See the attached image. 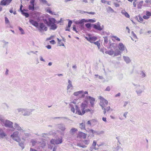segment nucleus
<instances>
[{
	"mask_svg": "<svg viewBox=\"0 0 151 151\" xmlns=\"http://www.w3.org/2000/svg\"><path fill=\"white\" fill-rule=\"evenodd\" d=\"M29 135V134L28 133L24 132V134H22V139L24 140H25L26 139L28 138Z\"/></svg>",
	"mask_w": 151,
	"mask_h": 151,
	"instance_id": "aec40b11",
	"label": "nucleus"
},
{
	"mask_svg": "<svg viewBox=\"0 0 151 151\" xmlns=\"http://www.w3.org/2000/svg\"><path fill=\"white\" fill-rule=\"evenodd\" d=\"M88 93L87 91H83V92L81 94V96H80V97L81 98H85L84 101H86L87 100L86 96H88Z\"/></svg>",
	"mask_w": 151,
	"mask_h": 151,
	"instance_id": "4468645a",
	"label": "nucleus"
},
{
	"mask_svg": "<svg viewBox=\"0 0 151 151\" xmlns=\"http://www.w3.org/2000/svg\"><path fill=\"white\" fill-rule=\"evenodd\" d=\"M85 22H91L92 23L94 22H96V21L95 20L93 19H85Z\"/></svg>",
	"mask_w": 151,
	"mask_h": 151,
	"instance_id": "a19ab883",
	"label": "nucleus"
},
{
	"mask_svg": "<svg viewBox=\"0 0 151 151\" xmlns=\"http://www.w3.org/2000/svg\"><path fill=\"white\" fill-rule=\"evenodd\" d=\"M83 92V90L79 91H78L75 92L74 93L73 95L76 96H77L79 95H81V94Z\"/></svg>",
	"mask_w": 151,
	"mask_h": 151,
	"instance_id": "473e14b6",
	"label": "nucleus"
},
{
	"mask_svg": "<svg viewBox=\"0 0 151 151\" xmlns=\"http://www.w3.org/2000/svg\"><path fill=\"white\" fill-rule=\"evenodd\" d=\"M37 28L40 32H42L43 31H46L47 30V27L43 23H40L39 24L38 27Z\"/></svg>",
	"mask_w": 151,
	"mask_h": 151,
	"instance_id": "6e6552de",
	"label": "nucleus"
},
{
	"mask_svg": "<svg viewBox=\"0 0 151 151\" xmlns=\"http://www.w3.org/2000/svg\"><path fill=\"white\" fill-rule=\"evenodd\" d=\"M86 13L89 14L94 15L95 14V13L94 12H86Z\"/></svg>",
	"mask_w": 151,
	"mask_h": 151,
	"instance_id": "69168bd1",
	"label": "nucleus"
},
{
	"mask_svg": "<svg viewBox=\"0 0 151 151\" xmlns=\"http://www.w3.org/2000/svg\"><path fill=\"white\" fill-rule=\"evenodd\" d=\"M123 58L124 60L127 64L130 63L131 61V60L130 59V58L128 56H123Z\"/></svg>",
	"mask_w": 151,
	"mask_h": 151,
	"instance_id": "6ab92c4d",
	"label": "nucleus"
},
{
	"mask_svg": "<svg viewBox=\"0 0 151 151\" xmlns=\"http://www.w3.org/2000/svg\"><path fill=\"white\" fill-rule=\"evenodd\" d=\"M73 30L75 31L76 33H78V32L76 30V27L75 25H74L73 27Z\"/></svg>",
	"mask_w": 151,
	"mask_h": 151,
	"instance_id": "e2e57ef3",
	"label": "nucleus"
},
{
	"mask_svg": "<svg viewBox=\"0 0 151 151\" xmlns=\"http://www.w3.org/2000/svg\"><path fill=\"white\" fill-rule=\"evenodd\" d=\"M143 1L139 2L137 5V7L138 9H141L143 5Z\"/></svg>",
	"mask_w": 151,
	"mask_h": 151,
	"instance_id": "58836bf2",
	"label": "nucleus"
},
{
	"mask_svg": "<svg viewBox=\"0 0 151 151\" xmlns=\"http://www.w3.org/2000/svg\"><path fill=\"white\" fill-rule=\"evenodd\" d=\"M57 126L58 128L60 130L61 134H63L66 129L65 126L63 124L61 123L57 124Z\"/></svg>",
	"mask_w": 151,
	"mask_h": 151,
	"instance_id": "0eeeda50",
	"label": "nucleus"
},
{
	"mask_svg": "<svg viewBox=\"0 0 151 151\" xmlns=\"http://www.w3.org/2000/svg\"><path fill=\"white\" fill-rule=\"evenodd\" d=\"M22 14L24 15V16L26 17H29V14L27 13L23 12H22Z\"/></svg>",
	"mask_w": 151,
	"mask_h": 151,
	"instance_id": "603ef678",
	"label": "nucleus"
},
{
	"mask_svg": "<svg viewBox=\"0 0 151 151\" xmlns=\"http://www.w3.org/2000/svg\"><path fill=\"white\" fill-rule=\"evenodd\" d=\"M6 136V134L4 132L2 129L0 128V137L1 138H3Z\"/></svg>",
	"mask_w": 151,
	"mask_h": 151,
	"instance_id": "5701e85b",
	"label": "nucleus"
},
{
	"mask_svg": "<svg viewBox=\"0 0 151 151\" xmlns=\"http://www.w3.org/2000/svg\"><path fill=\"white\" fill-rule=\"evenodd\" d=\"M80 128L82 130H85V122H83L82 123H80Z\"/></svg>",
	"mask_w": 151,
	"mask_h": 151,
	"instance_id": "393cba45",
	"label": "nucleus"
},
{
	"mask_svg": "<svg viewBox=\"0 0 151 151\" xmlns=\"http://www.w3.org/2000/svg\"><path fill=\"white\" fill-rule=\"evenodd\" d=\"M113 4L116 7H118L120 6L119 4H118V3L115 1H114L113 2Z\"/></svg>",
	"mask_w": 151,
	"mask_h": 151,
	"instance_id": "de8ad7c7",
	"label": "nucleus"
},
{
	"mask_svg": "<svg viewBox=\"0 0 151 151\" xmlns=\"http://www.w3.org/2000/svg\"><path fill=\"white\" fill-rule=\"evenodd\" d=\"M3 123L5 127L10 128H13V123L7 120H6L3 122Z\"/></svg>",
	"mask_w": 151,
	"mask_h": 151,
	"instance_id": "9d476101",
	"label": "nucleus"
},
{
	"mask_svg": "<svg viewBox=\"0 0 151 151\" xmlns=\"http://www.w3.org/2000/svg\"><path fill=\"white\" fill-rule=\"evenodd\" d=\"M48 20H49V22H48V26L56 23V20L55 19L53 18H49Z\"/></svg>",
	"mask_w": 151,
	"mask_h": 151,
	"instance_id": "2eb2a0df",
	"label": "nucleus"
},
{
	"mask_svg": "<svg viewBox=\"0 0 151 151\" xmlns=\"http://www.w3.org/2000/svg\"><path fill=\"white\" fill-rule=\"evenodd\" d=\"M20 133L19 131H16L14 132L13 134L10 136V137L15 141L19 142L21 140L20 136L22 135H19Z\"/></svg>",
	"mask_w": 151,
	"mask_h": 151,
	"instance_id": "7ed1b4c3",
	"label": "nucleus"
},
{
	"mask_svg": "<svg viewBox=\"0 0 151 151\" xmlns=\"http://www.w3.org/2000/svg\"><path fill=\"white\" fill-rule=\"evenodd\" d=\"M101 2L104 4H107L108 5L111 4V1H107L105 0H101Z\"/></svg>",
	"mask_w": 151,
	"mask_h": 151,
	"instance_id": "79ce46f5",
	"label": "nucleus"
},
{
	"mask_svg": "<svg viewBox=\"0 0 151 151\" xmlns=\"http://www.w3.org/2000/svg\"><path fill=\"white\" fill-rule=\"evenodd\" d=\"M99 99L100 100L99 105L101 107L102 109H103L107 105L108 101L102 96H100Z\"/></svg>",
	"mask_w": 151,
	"mask_h": 151,
	"instance_id": "39448f33",
	"label": "nucleus"
},
{
	"mask_svg": "<svg viewBox=\"0 0 151 151\" xmlns=\"http://www.w3.org/2000/svg\"><path fill=\"white\" fill-rule=\"evenodd\" d=\"M96 142L94 140L92 145V147L93 149H94L95 150H96L98 149V148L96 147Z\"/></svg>",
	"mask_w": 151,
	"mask_h": 151,
	"instance_id": "e433bc0d",
	"label": "nucleus"
},
{
	"mask_svg": "<svg viewBox=\"0 0 151 151\" xmlns=\"http://www.w3.org/2000/svg\"><path fill=\"white\" fill-rule=\"evenodd\" d=\"M86 97L87 100L88 99L89 100L91 107H93L94 104V102L95 101V99L90 96H86Z\"/></svg>",
	"mask_w": 151,
	"mask_h": 151,
	"instance_id": "9b49d317",
	"label": "nucleus"
},
{
	"mask_svg": "<svg viewBox=\"0 0 151 151\" xmlns=\"http://www.w3.org/2000/svg\"><path fill=\"white\" fill-rule=\"evenodd\" d=\"M12 0H1L0 5L3 6L8 5L11 2Z\"/></svg>",
	"mask_w": 151,
	"mask_h": 151,
	"instance_id": "f8f14e48",
	"label": "nucleus"
},
{
	"mask_svg": "<svg viewBox=\"0 0 151 151\" xmlns=\"http://www.w3.org/2000/svg\"><path fill=\"white\" fill-rule=\"evenodd\" d=\"M149 17H149L146 15H144L143 17V18L145 19H148L149 18Z\"/></svg>",
	"mask_w": 151,
	"mask_h": 151,
	"instance_id": "774afa93",
	"label": "nucleus"
},
{
	"mask_svg": "<svg viewBox=\"0 0 151 151\" xmlns=\"http://www.w3.org/2000/svg\"><path fill=\"white\" fill-rule=\"evenodd\" d=\"M35 0H31L30 1V3L31 5L33 6H35L34 5V2Z\"/></svg>",
	"mask_w": 151,
	"mask_h": 151,
	"instance_id": "680f3d73",
	"label": "nucleus"
},
{
	"mask_svg": "<svg viewBox=\"0 0 151 151\" xmlns=\"http://www.w3.org/2000/svg\"><path fill=\"white\" fill-rule=\"evenodd\" d=\"M83 142L85 144L88 145L90 142V140L89 139H85L83 140Z\"/></svg>",
	"mask_w": 151,
	"mask_h": 151,
	"instance_id": "37998d69",
	"label": "nucleus"
},
{
	"mask_svg": "<svg viewBox=\"0 0 151 151\" xmlns=\"http://www.w3.org/2000/svg\"><path fill=\"white\" fill-rule=\"evenodd\" d=\"M12 128L14 129H16L17 131H19L20 133V135H22V134L25 132L24 130L23 129V128L20 127L17 123H14V127Z\"/></svg>",
	"mask_w": 151,
	"mask_h": 151,
	"instance_id": "423d86ee",
	"label": "nucleus"
},
{
	"mask_svg": "<svg viewBox=\"0 0 151 151\" xmlns=\"http://www.w3.org/2000/svg\"><path fill=\"white\" fill-rule=\"evenodd\" d=\"M77 146L79 147H82V148H86V146L84 145H81V144L80 143H78L77 144Z\"/></svg>",
	"mask_w": 151,
	"mask_h": 151,
	"instance_id": "09e8293b",
	"label": "nucleus"
},
{
	"mask_svg": "<svg viewBox=\"0 0 151 151\" xmlns=\"http://www.w3.org/2000/svg\"><path fill=\"white\" fill-rule=\"evenodd\" d=\"M48 26L50 27V30H55L57 27V25L55 24H51V25Z\"/></svg>",
	"mask_w": 151,
	"mask_h": 151,
	"instance_id": "412c9836",
	"label": "nucleus"
},
{
	"mask_svg": "<svg viewBox=\"0 0 151 151\" xmlns=\"http://www.w3.org/2000/svg\"><path fill=\"white\" fill-rule=\"evenodd\" d=\"M45 10L47 12H48L51 14L55 15V12H52L51 10V9H50V7H48L46 8L45 9Z\"/></svg>",
	"mask_w": 151,
	"mask_h": 151,
	"instance_id": "c85d7f7f",
	"label": "nucleus"
},
{
	"mask_svg": "<svg viewBox=\"0 0 151 151\" xmlns=\"http://www.w3.org/2000/svg\"><path fill=\"white\" fill-rule=\"evenodd\" d=\"M40 144V145L42 148H43L46 145V143L44 140H42L41 142L38 143Z\"/></svg>",
	"mask_w": 151,
	"mask_h": 151,
	"instance_id": "7c9ffc66",
	"label": "nucleus"
},
{
	"mask_svg": "<svg viewBox=\"0 0 151 151\" xmlns=\"http://www.w3.org/2000/svg\"><path fill=\"white\" fill-rule=\"evenodd\" d=\"M29 9L30 10L33 11L34 10V6L29 5Z\"/></svg>",
	"mask_w": 151,
	"mask_h": 151,
	"instance_id": "8fccbe9b",
	"label": "nucleus"
},
{
	"mask_svg": "<svg viewBox=\"0 0 151 151\" xmlns=\"http://www.w3.org/2000/svg\"><path fill=\"white\" fill-rule=\"evenodd\" d=\"M144 20L140 16H139L138 21L141 22H142Z\"/></svg>",
	"mask_w": 151,
	"mask_h": 151,
	"instance_id": "4d7b16f0",
	"label": "nucleus"
},
{
	"mask_svg": "<svg viewBox=\"0 0 151 151\" xmlns=\"http://www.w3.org/2000/svg\"><path fill=\"white\" fill-rule=\"evenodd\" d=\"M146 16H148L150 17V16H151V13L148 11H146Z\"/></svg>",
	"mask_w": 151,
	"mask_h": 151,
	"instance_id": "6e6d98bb",
	"label": "nucleus"
},
{
	"mask_svg": "<svg viewBox=\"0 0 151 151\" xmlns=\"http://www.w3.org/2000/svg\"><path fill=\"white\" fill-rule=\"evenodd\" d=\"M133 85L135 86L136 92L137 94L139 96L143 91L145 89V86H141L139 84H136L133 83Z\"/></svg>",
	"mask_w": 151,
	"mask_h": 151,
	"instance_id": "f03ea898",
	"label": "nucleus"
},
{
	"mask_svg": "<svg viewBox=\"0 0 151 151\" xmlns=\"http://www.w3.org/2000/svg\"><path fill=\"white\" fill-rule=\"evenodd\" d=\"M85 19H82L75 22V23L77 24H83L85 22Z\"/></svg>",
	"mask_w": 151,
	"mask_h": 151,
	"instance_id": "b1692460",
	"label": "nucleus"
},
{
	"mask_svg": "<svg viewBox=\"0 0 151 151\" xmlns=\"http://www.w3.org/2000/svg\"><path fill=\"white\" fill-rule=\"evenodd\" d=\"M121 52H120V51L118 50H116L114 53V56H118L119 55H120L121 54Z\"/></svg>",
	"mask_w": 151,
	"mask_h": 151,
	"instance_id": "f704fd0d",
	"label": "nucleus"
},
{
	"mask_svg": "<svg viewBox=\"0 0 151 151\" xmlns=\"http://www.w3.org/2000/svg\"><path fill=\"white\" fill-rule=\"evenodd\" d=\"M19 29L20 31L21 32V34L22 35L24 34H25L24 32L23 29L20 27H19Z\"/></svg>",
	"mask_w": 151,
	"mask_h": 151,
	"instance_id": "49530a36",
	"label": "nucleus"
},
{
	"mask_svg": "<svg viewBox=\"0 0 151 151\" xmlns=\"http://www.w3.org/2000/svg\"><path fill=\"white\" fill-rule=\"evenodd\" d=\"M96 122V120L95 119H92L88 121L87 122V124L89 125L90 126H91L92 125V124Z\"/></svg>",
	"mask_w": 151,
	"mask_h": 151,
	"instance_id": "2f4dec72",
	"label": "nucleus"
},
{
	"mask_svg": "<svg viewBox=\"0 0 151 151\" xmlns=\"http://www.w3.org/2000/svg\"><path fill=\"white\" fill-rule=\"evenodd\" d=\"M107 9L108 12H111L112 13L114 12V10L110 6H108L107 7Z\"/></svg>",
	"mask_w": 151,
	"mask_h": 151,
	"instance_id": "ea45409f",
	"label": "nucleus"
},
{
	"mask_svg": "<svg viewBox=\"0 0 151 151\" xmlns=\"http://www.w3.org/2000/svg\"><path fill=\"white\" fill-rule=\"evenodd\" d=\"M31 142L32 143V146H35L36 144V143L37 142L35 141L34 140H32L31 141Z\"/></svg>",
	"mask_w": 151,
	"mask_h": 151,
	"instance_id": "13d9d810",
	"label": "nucleus"
},
{
	"mask_svg": "<svg viewBox=\"0 0 151 151\" xmlns=\"http://www.w3.org/2000/svg\"><path fill=\"white\" fill-rule=\"evenodd\" d=\"M40 2L44 4H46L48 6H50L51 5V4L48 3L47 1L45 0H41Z\"/></svg>",
	"mask_w": 151,
	"mask_h": 151,
	"instance_id": "c9c22d12",
	"label": "nucleus"
},
{
	"mask_svg": "<svg viewBox=\"0 0 151 151\" xmlns=\"http://www.w3.org/2000/svg\"><path fill=\"white\" fill-rule=\"evenodd\" d=\"M104 43H107V42H108V38L107 37H104Z\"/></svg>",
	"mask_w": 151,
	"mask_h": 151,
	"instance_id": "864d4df0",
	"label": "nucleus"
},
{
	"mask_svg": "<svg viewBox=\"0 0 151 151\" xmlns=\"http://www.w3.org/2000/svg\"><path fill=\"white\" fill-rule=\"evenodd\" d=\"M55 139H52L50 141V142L52 144H55Z\"/></svg>",
	"mask_w": 151,
	"mask_h": 151,
	"instance_id": "5fc2aeb1",
	"label": "nucleus"
},
{
	"mask_svg": "<svg viewBox=\"0 0 151 151\" xmlns=\"http://www.w3.org/2000/svg\"><path fill=\"white\" fill-rule=\"evenodd\" d=\"M55 144L58 145L60 144H61L62 142V138H58L55 139Z\"/></svg>",
	"mask_w": 151,
	"mask_h": 151,
	"instance_id": "c756f323",
	"label": "nucleus"
},
{
	"mask_svg": "<svg viewBox=\"0 0 151 151\" xmlns=\"http://www.w3.org/2000/svg\"><path fill=\"white\" fill-rule=\"evenodd\" d=\"M87 104L85 102L82 103L81 105V108L82 112L80 110H78V114L79 115H82L85 113V109L87 108Z\"/></svg>",
	"mask_w": 151,
	"mask_h": 151,
	"instance_id": "20e7f679",
	"label": "nucleus"
},
{
	"mask_svg": "<svg viewBox=\"0 0 151 151\" xmlns=\"http://www.w3.org/2000/svg\"><path fill=\"white\" fill-rule=\"evenodd\" d=\"M112 37V38H114L116 40H118L119 41H120V39L116 36H113Z\"/></svg>",
	"mask_w": 151,
	"mask_h": 151,
	"instance_id": "bf43d9fd",
	"label": "nucleus"
},
{
	"mask_svg": "<svg viewBox=\"0 0 151 151\" xmlns=\"http://www.w3.org/2000/svg\"><path fill=\"white\" fill-rule=\"evenodd\" d=\"M105 53L106 54H108L110 55H112L114 54V51L111 50L109 51H106L105 52Z\"/></svg>",
	"mask_w": 151,
	"mask_h": 151,
	"instance_id": "4c0bfd02",
	"label": "nucleus"
},
{
	"mask_svg": "<svg viewBox=\"0 0 151 151\" xmlns=\"http://www.w3.org/2000/svg\"><path fill=\"white\" fill-rule=\"evenodd\" d=\"M118 48L119 50L122 51L126 49V47L122 43H120L119 44Z\"/></svg>",
	"mask_w": 151,
	"mask_h": 151,
	"instance_id": "a211bd4d",
	"label": "nucleus"
},
{
	"mask_svg": "<svg viewBox=\"0 0 151 151\" xmlns=\"http://www.w3.org/2000/svg\"><path fill=\"white\" fill-rule=\"evenodd\" d=\"M85 38L88 41L90 42L91 43H93L97 39V38L95 37H86Z\"/></svg>",
	"mask_w": 151,
	"mask_h": 151,
	"instance_id": "ddd939ff",
	"label": "nucleus"
},
{
	"mask_svg": "<svg viewBox=\"0 0 151 151\" xmlns=\"http://www.w3.org/2000/svg\"><path fill=\"white\" fill-rule=\"evenodd\" d=\"M85 26L87 28H89L92 26V24L88 23L85 24Z\"/></svg>",
	"mask_w": 151,
	"mask_h": 151,
	"instance_id": "3c124183",
	"label": "nucleus"
},
{
	"mask_svg": "<svg viewBox=\"0 0 151 151\" xmlns=\"http://www.w3.org/2000/svg\"><path fill=\"white\" fill-rule=\"evenodd\" d=\"M78 136L80 138L85 139L86 137V134L83 132H79L78 134Z\"/></svg>",
	"mask_w": 151,
	"mask_h": 151,
	"instance_id": "4be33fe9",
	"label": "nucleus"
},
{
	"mask_svg": "<svg viewBox=\"0 0 151 151\" xmlns=\"http://www.w3.org/2000/svg\"><path fill=\"white\" fill-rule=\"evenodd\" d=\"M89 131L90 132H91L93 134L95 133L98 135H100L101 134H103L104 133V132L103 131L96 132L92 129L90 130Z\"/></svg>",
	"mask_w": 151,
	"mask_h": 151,
	"instance_id": "f3484780",
	"label": "nucleus"
},
{
	"mask_svg": "<svg viewBox=\"0 0 151 151\" xmlns=\"http://www.w3.org/2000/svg\"><path fill=\"white\" fill-rule=\"evenodd\" d=\"M43 21L48 26V22H49V20H48V21H47L46 19H43Z\"/></svg>",
	"mask_w": 151,
	"mask_h": 151,
	"instance_id": "338daca9",
	"label": "nucleus"
},
{
	"mask_svg": "<svg viewBox=\"0 0 151 151\" xmlns=\"http://www.w3.org/2000/svg\"><path fill=\"white\" fill-rule=\"evenodd\" d=\"M92 26L95 29L100 31H101L103 30L104 27L103 25H102V26H101L100 24V22H99L96 23V24H92Z\"/></svg>",
	"mask_w": 151,
	"mask_h": 151,
	"instance_id": "1a4fd4ad",
	"label": "nucleus"
},
{
	"mask_svg": "<svg viewBox=\"0 0 151 151\" xmlns=\"http://www.w3.org/2000/svg\"><path fill=\"white\" fill-rule=\"evenodd\" d=\"M121 13L123 15H124L126 17H129V15L124 10H122Z\"/></svg>",
	"mask_w": 151,
	"mask_h": 151,
	"instance_id": "bb28decb",
	"label": "nucleus"
},
{
	"mask_svg": "<svg viewBox=\"0 0 151 151\" xmlns=\"http://www.w3.org/2000/svg\"><path fill=\"white\" fill-rule=\"evenodd\" d=\"M110 109V107L108 106L106 108H105L104 107V108L103 109V110H105L107 111H109Z\"/></svg>",
	"mask_w": 151,
	"mask_h": 151,
	"instance_id": "0e129e2a",
	"label": "nucleus"
},
{
	"mask_svg": "<svg viewBox=\"0 0 151 151\" xmlns=\"http://www.w3.org/2000/svg\"><path fill=\"white\" fill-rule=\"evenodd\" d=\"M68 85L67 86V89L68 90L71 88H73V86L72 85V82L71 81L69 80L68 81Z\"/></svg>",
	"mask_w": 151,
	"mask_h": 151,
	"instance_id": "72a5a7b5",
	"label": "nucleus"
},
{
	"mask_svg": "<svg viewBox=\"0 0 151 151\" xmlns=\"http://www.w3.org/2000/svg\"><path fill=\"white\" fill-rule=\"evenodd\" d=\"M29 22L35 27H36L37 28V27H38V26L39 24L36 21H35L33 19H30Z\"/></svg>",
	"mask_w": 151,
	"mask_h": 151,
	"instance_id": "dca6fc26",
	"label": "nucleus"
},
{
	"mask_svg": "<svg viewBox=\"0 0 151 151\" xmlns=\"http://www.w3.org/2000/svg\"><path fill=\"white\" fill-rule=\"evenodd\" d=\"M140 75H141L142 78H144L146 76V75L145 73L143 71H142L140 73Z\"/></svg>",
	"mask_w": 151,
	"mask_h": 151,
	"instance_id": "a18cd8bd",
	"label": "nucleus"
},
{
	"mask_svg": "<svg viewBox=\"0 0 151 151\" xmlns=\"http://www.w3.org/2000/svg\"><path fill=\"white\" fill-rule=\"evenodd\" d=\"M77 129L74 128H72L69 131V133L70 134H74L75 132L77 131Z\"/></svg>",
	"mask_w": 151,
	"mask_h": 151,
	"instance_id": "cd10ccee",
	"label": "nucleus"
},
{
	"mask_svg": "<svg viewBox=\"0 0 151 151\" xmlns=\"http://www.w3.org/2000/svg\"><path fill=\"white\" fill-rule=\"evenodd\" d=\"M72 22L70 20H69L68 24V26L67 27V28L65 29V31H70V29H69V28H70L71 26V25L72 24Z\"/></svg>",
	"mask_w": 151,
	"mask_h": 151,
	"instance_id": "a878e982",
	"label": "nucleus"
},
{
	"mask_svg": "<svg viewBox=\"0 0 151 151\" xmlns=\"http://www.w3.org/2000/svg\"><path fill=\"white\" fill-rule=\"evenodd\" d=\"M18 142L19 145L22 148V149H23L24 147V143L22 142H19V141Z\"/></svg>",
	"mask_w": 151,
	"mask_h": 151,
	"instance_id": "c03bdc74",
	"label": "nucleus"
},
{
	"mask_svg": "<svg viewBox=\"0 0 151 151\" xmlns=\"http://www.w3.org/2000/svg\"><path fill=\"white\" fill-rule=\"evenodd\" d=\"M5 22L6 24H8L9 23V20L7 17H5Z\"/></svg>",
	"mask_w": 151,
	"mask_h": 151,
	"instance_id": "052dcab7",
	"label": "nucleus"
},
{
	"mask_svg": "<svg viewBox=\"0 0 151 151\" xmlns=\"http://www.w3.org/2000/svg\"><path fill=\"white\" fill-rule=\"evenodd\" d=\"M17 110L19 113L21 112L22 115L24 116L30 115L32 114V112L33 111L32 109L23 108H19Z\"/></svg>",
	"mask_w": 151,
	"mask_h": 151,
	"instance_id": "f257e3e1",
	"label": "nucleus"
}]
</instances>
